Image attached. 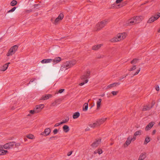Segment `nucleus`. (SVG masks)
Returning a JSON list of instances; mask_svg holds the SVG:
<instances>
[{
  "label": "nucleus",
  "mask_w": 160,
  "mask_h": 160,
  "mask_svg": "<svg viewBox=\"0 0 160 160\" xmlns=\"http://www.w3.org/2000/svg\"><path fill=\"white\" fill-rule=\"evenodd\" d=\"M155 132H156V130H154L152 132V134H154L155 133Z\"/></svg>",
  "instance_id": "obj_54"
},
{
  "label": "nucleus",
  "mask_w": 160,
  "mask_h": 160,
  "mask_svg": "<svg viewBox=\"0 0 160 160\" xmlns=\"http://www.w3.org/2000/svg\"><path fill=\"white\" fill-rule=\"evenodd\" d=\"M20 145V143H15L14 146H15V147L17 148Z\"/></svg>",
  "instance_id": "obj_49"
},
{
  "label": "nucleus",
  "mask_w": 160,
  "mask_h": 160,
  "mask_svg": "<svg viewBox=\"0 0 160 160\" xmlns=\"http://www.w3.org/2000/svg\"><path fill=\"white\" fill-rule=\"evenodd\" d=\"M109 22L108 19H105L98 22L95 25L94 30L98 31L102 29Z\"/></svg>",
  "instance_id": "obj_3"
},
{
  "label": "nucleus",
  "mask_w": 160,
  "mask_h": 160,
  "mask_svg": "<svg viewBox=\"0 0 160 160\" xmlns=\"http://www.w3.org/2000/svg\"><path fill=\"white\" fill-rule=\"evenodd\" d=\"M16 7H14V8H12L11 9L8 11V12L9 13V12H14L15 11V10L16 9Z\"/></svg>",
  "instance_id": "obj_45"
},
{
  "label": "nucleus",
  "mask_w": 160,
  "mask_h": 160,
  "mask_svg": "<svg viewBox=\"0 0 160 160\" xmlns=\"http://www.w3.org/2000/svg\"><path fill=\"white\" fill-rule=\"evenodd\" d=\"M142 134V132L141 130H138L134 134L133 138H135V140L136 139V137L137 136L140 135Z\"/></svg>",
  "instance_id": "obj_24"
},
{
  "label": "nucleus",
  "mask_w": 160,
  "mask_h": 160,
  "mask_svg": "<svg viewBox=\"0 0 160 160\" xmlns=\"http://www.w3.org/2000/svg\"><path fill=\"white\" fill-rule=\"evenodd\" d=\"M58 130L57 129H55L53 131V132L54 134H56L58 133Z\"/></svg>",
  "instance_id": "obj_48"
},
{
  "label": "nucleus",
  "mask_w": 160,
  "mask_h": 160,
  "mask_svg": "<svg viewBox=\"0 0 160 160\" xmlns=\"http://www.w3.org/2000/svg\"><path fill=\"white\" fill-rule=\"evenodd\" d=\"M107 118L103 117L97 120V121L99 126H100L101 124L105 122L107 120Z\"/></svg>",
  "instance_id": "obj_18"
},
{
  "label": "nucleus",
  "mask_w": 160,
  "mask_h": 160,
  "mask_svg": "<svg viewBox=\"0 0 160 160\" xmlns=\"http://www.w3.org/2000/svg\"><path fill=\"white\" fill-rule=\"evenodd\" d=\"M150 141V137L147 136L145 138L144 142V145L147 144L148 142H149Z\"/></svg>",
  "instance_id": "obj_31"
},
{
  "label": "nucleus",
  "mask_w": 160,
  "mask_h": 160,
  "mask_svg": "<svg viewBox=\"0 0 160 160\" xmlns=\"http://www.w3.org/2000/svg\"><path fill=\"white\" fill-rule=\"evenodd\" d=\"M29 112V113L27 115L28 117H31L32 115L37 113L34 109L33 110H30Z\"/></svg>",
  "instance_id": "obj_28"
},
{
  "label": "nucleus",
  "mask_w": 160,
  "mask_h": 160,
  "mask_svg": "<svg viewBox=\"0 0 160 160\" xmlns=\"http://www.w3.org/2000/svg\"><path fill=\"white\" fill-rule=\"evenodd\" d=\"M90 130V128L88 127H87L85 129V131H89Z\"/></svg>",
  "instance_id": "obj_53"
},
{
  "label": "nucleus",
  "mask_w": 160,
  "mask_h": 160,
  "mask_svg": "<svg viewBox=\"0 0 160 160\" xmlns=\"http://www.w3.org/2000/svg\"><path fill=\"white\" fill-rule=\"evenodd\" d=\"M57 104V102L56 101H55L51 104L50 106L51 107H53L56 106Z\"/></svg>",
  "instance_id": "obj_42"
},
{
  "label": "nucleus",
  "mask_w": 160,
  "mask_h": 160,
  "mask_svg": "<svg viewBox=\"0 0 160 160\" xmlns=\"http://www.w3.org/2000/svg\"><path fill=\"white\" fill-rule=\"evenodd\" d=\"M81 78L82 80H84L85 79H87L88 78H86V77L84 75V74L81 77Z\"/></svg>",
  "instance_id": "obj_44"
},
{
  "label": "nucleus",
  "mask_w": 160,
  "mask_h": 160,
  "mask_svg": "<svg viewBox=\"0 0 160 160\" xmlns=\"http://www.w3.org/2000/svg\"><path fill=\"white\" fill-rule=\"evenodd\" d=\"M103 45V44L94 45L92 47V49L94 51H97Z\"/></svg>",
  "instance_id": "obj_13"
},
{
  "label": "nucleus",
  "mask_w": 160,
  "mask_h": 160,
  "mask_svg": "<svg viewBox=\"0 0 160 160\" xmlns=\"http://www.w3.org/2000/svg\"><path fill=\"white\" fill-rule=\"evenodd\" d=\"M138 59L134 58L131 61L130 63L132 64H135L138 62Z\"/></svg>",
  "instance_id": "obj_35"
},
{
  "label": "nucleus",
  "mask_w": 160,
  "mask_h": 160,
  "mask_svg": "<svg viewBox=\"0 0 160 160\" xmlns=\"http://www.w3.org/2000/svg\"><path fill=\"white\" fill-rule=\"evenodd\" d=\"M135 138H133L130 136H129L127 138V140L123 144V146L124 147H127L131 143V141H134Z\"/></svg>",
  "instance_id": "obj_8"
},
{
  "label": "nucleus",
  "mask_w": 160,
  "mask_h": 160,
  "mask_svg": "<svg viewBox=\"0 0 160 160\" xmlns=\"http://www.w3.org/2000/svg\"><path fill=\"white\" fill-rule=\"evenodd\" d=\"M151 108L149 105H146L143 106L142 108V111H145L149 110Z\"/></svg>",
  "instance_id": "obj_29"
},
{
  "label": "nucleus",
  "mask_w": 160,
  "mask_h": 160,
  "mask_svg": "<svg viewBox=\"0 0 160 160\" xmlns=\"http://www.w3.org/2000/svg\"><path fill=\"white\" fill-rule=\"evenodd\" d=\"M64 17V15L63 13L61 12L59 14L58 17L54 20H53L52 18H51V21L54 25H57L61 23Z\"/></svg>",
  "instance_id": "obj_4"
},
{
  "label": "nucleus",
  "mask_w": 160,
  "mask_h": 160,
  "mask_svg": "<svg viewBox=\"0 0 160 160\" xmlns=\"http://www.w3.org/2000/svg\"><path fill=\"white\" fill-rule=\"evenodd\" d=\"M120 83L118 82H115L112 84H111L108 85L107 87V89L111 88L114 87H116L119 85Z\"/></svg>",
  "instance_id": "obj_20"
},
{
  "label": "nucleus",
  "mask_w": 160,
  "mask_h": 160,
  "mask_svg": "<svg viewBox=\"0 0 160 160\" xmlns=\"http://www.w3.org/2000/svg\"><path fill=\"white\" fill-rule=\"evenodd\" d=\"M127 36V34L126 32L119 33L116 36L111 38L110 41L112 42H119L125 39Z\"/></svg>",
  "instance_id": "obj_1"
},
{
  "label": "nucleus",
  "mask_w": 160,
  "mask_h": 160,
  "mask_svg": "<svg viewBox=\"0 0 160 160\" xmlns=\"http://www.w3.org/2000/svg\"><path fill=\"white\" fill-rule=\"evenodd\" d=\"M52 97V95H51V94H45V95H44L42 96L41 97L40 100H47V99H49V98H51Z\"/></svg>",
  "instance_id": "obj_17"
},
{
  "label": "nucleus",
  "mask_w": 160,
  "mask_h": 160,
  "mask_svg": "<svg viewBox=\"0 0 160 160\" xmlns=\"http://www.w3.org/2000/svg\"><path fill=\"white\" fill-rule=\"evenodd\" d=\"M44 107V105L43 104H41L36 106L34 109L36 113H38L41 112Z\"/></svg>",
  "instance_id": "obj_10"
},
{
  "label": "nucleus",
  "mask_w": 160,
  "mask_h": 160,
  "mask_svg": "<svg viewBox=\"0 0 160 160\" xmlns=\"http://www.w3.org/2000/svg\"><path fill=\"white\" fill-rule=\"evenodd\" d=\"M90 74V72L89 70H88L84 73V75L86 77V78H88L89 77Z\"/></svg>",
  "instance_id": "obj_36"
},
{
  "label": "nucleus",
  "mask_w": 160,
  "mask_h": 160,
  "mask_svg": "<svg viewBox=\"0 0 160 160\" xmlns=\"http://www.w3.org/2000/svg\"><path fill=\"white\" fill-rule=\"evenodd\" d=\"M89 126L91 128H94L96 127H100L98 122L97 120L95 122L89 124Z\"/></svg>",
  "instance_id": "obj_14"
},
{
  "label": "nucleus",
  "mask_w": 160,
  "mask_h": 160,
  "mask_svg": "<svg viewBox=\"0 0 160 160\" xmlns=\"http://www.w3.org/2000/svg\"><path fill=\"white\" fill-rule=\"evenodd\" d=\"M26 137L28 139H33L35 138L34 136L32 134H29L26 136Z\"/></svg>",
  "instance_id": "obj_32"
},
{
  "label": "nucleus",
  "mask_w": 160,
  "mask_h": 160,
  "mask_svg": "<svg viewBox=\"0 0 160 160\" xmlns=\"http://www.w3.org/2000/svg\"><path fill=\"white\" fill-rule=\"evenodd\" d=\"M155 90L157 91H159V87L158 85H156L155 87Z\"/></svg>",
  "instance_id": "obj_46"
},
{
  "label": "nucleus",
  "mask_w": 160,
  "mask_h": 160,
  "mask_svg": "<svg viewBox=\"0 0 160 160\" xmlns=\"http://www.w3.org/2000/svg\"><path fill=\"white\" fill-rule=\"evenodd\" d=\"M154 124V123L152 122L149 123L146 127L145 129V130L147 131L153 127Z\"/></svg>",
  "instance_id": "obj_23"
},
{
  "label": "nucleus",
  "mask_w": 160,
  "mask_h": 160,
  "mask_svg": "<svg viewBox=\"0 0 160 160\" xmlns=\"http://www.w3.org/2000/svg\"><path fill=\"white\" fill-rule=\"evenodd\" d=\"M51 62H52V59H46L42 60L41 62L42 63H50Z\"/></svg>",
  "instance_id": "obj_26"
},
{
  "label": "nucleus",
  "mask_w": 160,
  "mask_h": 160,
  "mask_svg": "<svg viewBox=\"0 0 160 160\" xmlns=\"http://www.w3.org/2000/svg\"><path fill=\"white\" fill-rule=\"evenodd\" d=\"M154 18H157L156 19V20L158 19L160 17V13H158L156 15H155L154 16H153Z\"/></svg>",
  "instance_id": "obj_43"
},
{
  "label": "nucleus",
  "mask_w": 160,
  "mask_h": 160,
  "mask_svg": "<svg viewBox=\"0 0 160 160\" xmlns=\"http://www.w3.org/2000/svg\"><path fill=\"white\" fill-rule=\"evenodd\" d=\"M123 0H116L115 2L112 5V8L114 9H118L124 5L122 3Z\"/></svg>",
  "instance_id": "obj_5"
},
{
  "label": "nucleus",
  "mask_w": 160,
  "mask_h": 160,
  "mask_svg": "<svg viewBox=\"0 0 160 160\" xmlns=\"http://www.w3.org/2000/svg\"><path fill=\"white\" fill-rule=\"evenodd\" d=\"M77 62V60L74 59L66 61L62 65L60 69L62 70H67L75 65Z\"/></svg>",
  "instance_id": "obj_2"
},
{
  "label": "nucleus",
  "mask_w": 160,
  "mask_h": 160,
  "mask_svg": "<svg viewBox=\"0 0 160 160\" xmlns=\"http://www.w3.org/2000/svg\"><path fill=\"white\" fill-rule=\"evenodd\" d=\"M94 153H95H95H96V152H94Z\"/></svg>",
  "instance_id": "obj_57"
},
{
  "label": "nucleus",
  "mask_w": 160,
  "mask_h": 160,
  "mask_svg": "<svg viewBox=\"0 0 160 160\" xmlns=\"http://www.w3.org/2000/svg\"><path fill=\"white\" fill-rule=\"evenodd\" d=\"M15 142H12L7 143L1 146V148L9 150L13 148L14 146Z\"/></svg>",
  "instance_id": "obj_7"
},
{
  "label": "nucleus",
  "mask_w": 160,
  "mask_h": 160,
  "mask_svg": "<svg viewBox=\"0 0 160 160\" xmlns=\"http://www.w3.org/2000/svg\"><path fill=\"white\" fill-rule=\"evenodd\" d=\"M10 64V62L4 64L1 68V70L2 71H5L8 68V65Z\"/></svg>",
  "instance_id": "obj_22"
},
{
  "label": "nucleus",
  "mask_w": 160,
  "mask_h": 160,
  "mask_svg": "<svg viewBox=\"0 0 160 160\" xmlns=\"http://www.w3.org/2000/svg\"><path fill=\"white\" fill-rule=\"evenodd\" d=\"M157 18H154L153 16H152L148 19L147 21V23H151L156 20V19Z\"/></svg>",
  "instance_id": "obj_27"
},
{
  "label": "nucleus",
  "mask_w": 160,
  "mask_h": 160,
  "mask_svg": "<svg viewBox=\"0 0 160 160\" xmlns=\"http://www.w3.org/2000/svg\"><path fill=\"white\" fill-rule=\"evenodd\" d=\"M18 48V46L17 45H15L11 47L7 53V56L9 57L14 54L17 50Z\"/></svg>",
  "instance_id": "obj_6"
},
{
  "label": "nucleus",
  "mask_w": 160,
  "mask_h": 160,
  "mask_svg": "<svg viewBox=\"0 0 160 160\" xmlns=\"http://www.w3.org/2000/svg\"><path fill=\"white\" fill-rule=\"evenodd\" d=\"M60 124H60V123H57L55 124L54 126L55 127H58V126H59Z\"/></svg>",
  "instance_id": "obj_52"
},
{
  "label": "nucleus",
  "mask_w": 160,
  "mask_h": 160,
  "mask_svg": "<svg viewBox=\"0 0 160 160\" xmlns=\"http://www.w3.org/2000/svg\"><path fill=\"white\" fill-rule=\"evenodd\" d=\"M51 132V129L49 128H46L43 132L41 133V135L44 136H46L48 135Z\"/></svg>",
  "instance_id": "obj_11"
},
{
  "label": "nucleus",
  "mask_w": 160,
  "mask_h": 160,
  "mask_svg": "<svg viewBox=\"0 0 160 160\" xmlns=\"http://www.w3.org/2000/svg\"><path fill=\"white\" fill-rule=\"evenodd\" d=\"M118 91H113L111 92V93L113 96H115L118 94Z\"/></svg>",
  "instance_id": "obj_41"
},
{
  "label": "nucleus",
  "mask_w": 160,
  "mask_h": 160,
  "mask_svg": "<svg viewBox=\"0 0 160 160\" xmlns=\"http://www.w3.org/2000/svg\"><path fill=\"white\" fill-rule=\"evenodd\" d=\"M64 91V89H61L58 91V92L59 93H62Z\"/></svg>",
  "instance_id": "obj_51"
},
{
  "label": "nucleus",
  "mask_w": 160,
  "mask_h": 160,
  "mask_svg": "<svg viewBox=\"0 0 160 160\" xmlns=\"http://www.w3.org/2000/svg\"><path fill=\"white\" fill-rule=\"evenodd\" d=\"M62 129L63 131L66 133H67L69 132L70 130L69 128L67 125H64L62 127Z\"/></svg>",
  "instance_id": "obj_25"
},
{
  "label": "nucleus",
  "mask_w": 160,
  "mask_h": 160,
  "mask_svg": "<svg viewBox=\"0 0 160 160\" xmlns=\"http://www.w3.org/2000/svg\"><path fill=\"white\" fill-rule=\"evenodd\" d=\"M88 108V104L87 103H85L83 106V110L84 111H87Z\"/></svg>",
  "instance_id": "obj_33"
},
{
  "label": "nucleus",
  "mask_w": 160,
  "mask_h": 160,
  "mask_svg": "<svg viewBox=\"0 0 160 160\" xmlns=\"http://www.w3.org/2000/svg\"><path fill=\"white\" fill-rule=\"evenodd\" d=\"M62 61V58L59 57H56L53 59H52V62L53 64H57Z\"/></svg>",
  "instance_id": "obj_16"
},
{
  "label": "nucleus",
  "mask_w": 160,
  "mask_h": 160,
  "mask_svg": "<svg viewBox=\"0 0 160 160\" xmlns=\"http://www.w3.org/2000/svg\"><path fill=\"white\" fill-rule=\"evenodd\" d=\"M137 68V66L136 65H133L130 67L128 69V71L131 72L134 71Z\"/></svg>",
  "instance_id": "obj_34"
},
{
  "label": "nucleus",
  "mask_w": 160,
  "mask_h": 160,
  "mask_svg": "<svg viewBox=\"0 0 160 160\" xmlns=\"http://www.w3.org/2000/svg\"><path fill=\"white\" fill-rule=\"evenodd\" d=\"M140 68H139L138 69H137L136 71L135 72V73L133 74L134 76L138 74V73L140 71Z\"/></svg>",
  "instance_id": "obj_39"
},
{
  "label": "nucleus",
  "mask_w": 160,
  "mask_h": 160,
  "mask_svg": "<svg viewBox=\"0 0 160 160\" xmlns=\"http://www.w3.org/2000/svg\"><path fill=\"white\" fill-rule=\"evenodd\" d=\"M102 99L101 98H99L96 102L97 109L99 110L100 109L101 106L102 104Z\"/></svg>",
  "instance_id": "obj_19"
},
{
  "label": "nucleus",
  "mask_w": 160,
  "mask_h": 160,
  "mask_svg": "<svg viewBox=\"0 0 160 160\" xmlns=\"http://www.w3.org/2000/svg\"><path fill=\"white\" fill-rule=\"evenodd\" d=\"M80 115V113L78 112H77L73 114L72 117L73 119H76L79 117Z\"/></svg>",
  "instance_id": "obj_30"
},
{
  "label": "nucleus",
  "mask_w": 160,
  "mask_h": 160,
  "mask_svg": "<svg viewBox=\"0 0 160 160\" xmlns=\"http://www.w3.org/2000/svg\"><path fill=\"white\" fill-rule=\"evenodd\" d=\"M159 125H160V122H159Z\"/></svg>",
  "instance_id": "obj_56"
},
{
  "label": "nucleus",
  "mask_w": 160,
  "mask_h": 160,
  "mask_svg": "<svg viewBox=\"0 0 160 160\" xmlns=\"http://www.w3.org/2000/svg\"><path fill=\"white\" fill-rule=\"evenodd\" d=\"M97 153H98L99 154H100L102 153V151L101 149L99 148L97 150Z\"/></svg>",
  "instance_id": "obj_38"
},
{
  "label": "nucleus",
  "mask_w": 160,
  "mask_h": 160,
  "mask_svg": "<svg viewBox=\"0 0 160 160\" xmlns=\"http://www.w3.org/2000/svg\"><path fill=\"white\" fill-rule=\"evenodd\" d=\"M147 157L146 153L145 152L142 153L139 156L138 160H143Z\"/></svg>",
  "instance_id": "obj_21"
},
{
  "label": "nucleus",
  "mask_w": 160,
  "mask_h": 160,
  "mask_svg": "<svg viewBox=\"0 0 160 160\" xmlns=\"http://www.w3.org/2000/svg\"><path fill=\"white\" fill-rule=\"evenodd\" d=\"M68 120H63L62 122H60V124H62L64 123H66V122H68Z\"/></svg>",
  "instance_id": "obj_47"
},
{
  "label": "nucleus",
  "mask_w": 160,
  "mask_h": 160,
  "mask_svg": "<svg viewBox=\"0 0 160 160\" xmlns=\"http://www.w3.org/2000/svg\"><path fill=\"white\" fill-rule=\"evenodd\" d=\"M17 2L16 0H12L10 3V5L11 6H14L16 5Z\"/></svg>",
  "instance_id": "obj_37"
},
{
  "label": "nucleus",
  "mask_w": 160,
  "mask_h": 160,
  "mask_svg": "<svg viewBox=\"0 0 160 160\" xmlns=\"http://www.w3.org/2000/svg\"><path fill=\"white\" fill-rule=\"evenodd\" d=\"M72 151H71L68 152L67 153V156H70L72 153Z\"/></svg>",
  "instance_id": "obj_50"
},
{
  "label": "nucleus",
  "mask_w": 160,
  "mask_h": 160,
  "mask_svg": "<svg viewBox=\"0 0 160 160\" xmlns=\"http://www.w3.org/2000/svg\"><path fill=\"white\" fill-rule=\"evenodd\" d=\"M102 138H101L96 139L91 144V147L93 148L97 147L101 143Z\"/></svg>",
  "instance_id": "obj_9"
},
{
  "label": "nucleus",
  "mask_w": 160,
  "mask_h": 160,
  "mask_svg": "<svg viewBox=\"0 0 160 160\" xmlns=\"http://www.w3.org/2000/svg\"><path fill=\"white\" fill-rule=\"evenodd\" d=\"M127 24L128 25H132L136 24L133 17L128 20L127 22Z\"/></svg>",
  "instance_id": "obj_15"
},
{
  "label": "nucleus",
  "mask_w": 160,
  "mask_h": 160,
  "mask_svg": "<svg viewBox=\"0 0 160 160\" xmlns=\"http://www.w3.org/2000/svg\"><path fill=\"white\" fill-rule=\"evenodd\" d=\"M157 32L158 33L160 32V28H159L158 30H157Z\"/></svg>",
  "instance_id": "obj_55"
},
{
  "label": "nucleus",
  "mask_w": 160,
  "mask_h": 160,
  "mask_svg": "<svg viewBox=\"0 0 160 160\" xmlns=\"http://www.w3.org/2000/svg\"><path fill=\"white\" fill-rule=\"evenodd\" d=\"M136 24L138 23L142 20L144 18L142 16H137L133 17Z\"/></svg>",
  "instance_id": "obj_12"
},
{
  "label": "nucleus",
  "mask_w": 160,
  "mask_h": 160,
  "mask_svg": "<svg viewBox=\"0 0 160 160\" xmlns=\"http://www.w3.org/2000/svg\"><path fill=\"white\" fill-rule=\"evenodd\" d=\"M88 79H87L85 80V82L80 83L79 84V85L81 86H82L84 85L85 83H87L88 82Z\"/></svg>",
  "instance_id": "obj_40"
}]
</instances>
